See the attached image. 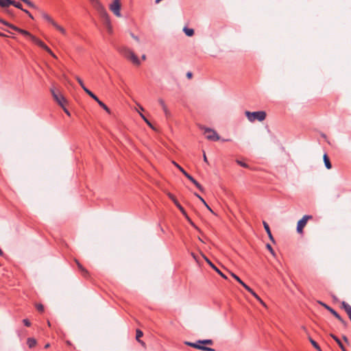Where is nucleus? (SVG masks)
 Here are the masks:
<instances>
[{
    "instance_id": "f257e3e1",
    "label": "nucleus",
    "mask_w": 351,
    "mask_h": 351,
    "mask_svg": "<svg viewBox=\"0 0 351 351\" xmlns=\"http://www.w3.org/2000/svg\"><path fill=\"white\" fill-rule=\"evenodd\" d=\"M119 51L125 58L130 60L133 64L139 65L141 62L138 58L134 54V53L126 47H121L119 49Z\"/></svg>"
},
{
    "instance_id": "f03ea898",
    "label": "nucleus",
    "mask_w": 351,
    "mask_h": 351,
    "mask_svg": "<svg viewBox=\"0 0 351 351\" xmlns=\"http://www.w3.org/2000/svg\"><path fill=\"white\" fill-rule=\"evenodd\" d=\"M245 116L247 119L250 122H254L256 120L259 121H263L266 118V112L265 111H256V112H250L245 111Z\"/></svg>"
},
{
    "instance_id": "7ed1b4c3",
    "label": "nucleus",
    "mask_w": 351,
    "mask_h": 351,
    "mask_svg": "<svg viewBox=\"0 0 351 351\" xmlns=\"http://www.w3.org/2000/svg\"><path fill=\"white\" fill-rule=\"evenodd\" d=\"M42 16L47 22L53 25V27H55L58 31H59L64 36L66 35V29L60 25H58L48 14L43 12Z\"/></svg>"
},
{
    "instance_id": "20e7f679",
    "label": "nucleus",
    "mask_w": 351,
    "mask_h": 351,
    "mask_svg": "<svg viewBox=\"0 0 351 351\" xmlns=\"http://www.w3.org/2000/svg\"><path fill=\"white\" fill-rule=\"evenodd\" d=\"M200 128L204 130V133L208 140L217 141L220 139L219 136L214 130L206 127H201Z\"/></svg>"
},
{
    "instance_id": "39448f33",
    "label": "nucleus",
    "mask_w": 351,
    "mask_h": 351,
    "mask_svg": "<svg viewBox=\"0 0 351 351\" xmlns=\"http://www.w3.org/2000/svg\"><path fill=\"white\" fill-rule=\"evenodd\" d=\"M51 93L54 100L62 107L64 108V105L66 104V100L64 97L55 88L50 89Z\"/></svg>"
},
{
    "instance_id": "423d86ee",
    "label": "nucleus",
    "mask_w": 351,
    "mask_h": 351,
    "mask_svg": "<svg viewBox=\"0 0 351 351\" xmlns=\"http://www.w3.org/2000/svg\"><path fill=\"white\" fill-rule=\"evenodd\" d=\"M322 306H323L326 309H327L330 313H332L340 322L341 324L344 326L346 327L348 326V322L343 319L341 316L332 308L327 305L326 304L319 302Z\"/></svg>"
},
{
    "instance_id": "0eeeda50",
    "label": "nucleus",
    "mask_w": 351,
    "mask_h": 351,
    "mask_svg": "<svg viewBox=\"0 0 351 351\" xmlns=\"http://www.w3.org/2000/svg\"><path fill=\"white\" fill-rule=\"evenodd\" d=\"M173 164L178 168V169L191 181L192 182L195 186L201 191H204L202 186L192 177L190 174H189L182 167L178 165L176 162H173Z\"/></svg>"
},
{
    "instance_id": "6e6552de",
    "label": "nucleus",
    "mask_w": 351,
    "mask_h": 351,
    "mask_svg": "<svg viewBox=\"0 0 351 351\" xmlns=\"http://www.w3.org/2000/svg\"><path fill=\"white\" fill-rule=\"evenodd\" d=\"M109 8L116 16H121V3L119 0H114L112 3L110 5Z\"/></svg>"
},
{
    "instance_id": "1a4fd4ad",
    "label": "nucleus",
    "mask_w": 351,
    "mask_h": 351,
    "mask_svg": "<svg viewBox=\"0 0 351 351\" xmlns=\"http://www.w3.org/2000/svg\"><path fill=\"white\" fill-rule=\"evenodd\" d=\"M34 43L38 45L42 49H45L46 51H47L50 55H51L53 57L56 58L55 54L52 52V51L40 39L36 38L33 35V36H31L30 39Z\"/></svg>"
},
{
    "instance_id": "9d476101",
    "label": "nucleus",
    "mask_w": 351,
    "mask_h": 351,
    "mask_svg": "<svg viewBox=\"0 0 351 351\" xmlns=\"http://www.w3.org/2000/svg\"><path fill=\"white\" fill-rule=\"evenodd\" d=\"M34 43L38 45L42 49H45L46 51H47L50 55H51L53 57L56 58L55 54L52 52V51L40 39L36 38L33 35V36H31L30 39Z\"/></svg>"
},
{
    "instance_id": "9b49d317",
    "label": "nucleus",
    "mask_w": 351,
    "mask_h": 351,
    "mask_svg": "<svg viewBox=\"0 0 351 351\" xmlns=\"http://www.w3.org/2000/svg\"><path fill=\"white\" fill-rule=\"evenodd\" d=\"M169 198L174 203V204L176 206V207L180 210V212L182 213V214L188 219H189V217L186 214V210H184V208L181 206V204L178 202V201L177 200V199L176 198V197L171 194V193H168L167 194Z\"/></svg>"
},
{
    "instance_id": "f8f14e48",
    "label": "nucleus",
    "mask_w": 351,
    "mask_h": 351,
    "mask_svg": "<svg viewBox=\"0 0 351 351\" xmlns=\"http://www.w3.org/2000/svg\"><path fill=\"white\" fill-rule=\"evenodd\" d=\"M185 343L187 346H189L193 347L194 348H196V349H198V350H204V351H215V349L209 348V347H207V346H202L200 343H197V341L195 342V343L186 341Z\"/></svg>"
},
{
    "instance_id": "ddd939ff",
    "label": "nucleus",
    "mask_w": 351,
    "mask_h": 351,
    "mask_svg": "<svg viewBox=\"0 0 351 351\" xmlns=\"http://www.w3.org/2000/svg\"><path fill=\"white\" fill-rule=\"evenodd\" d=\"M311 215H304L299 221L297 225L298 232H302L304 227L306 226L308 219H311Z\"/></svg>"
},
{
    "instance_id": "4468645a",
    "label": "nucleus",
    "mask_w": 351,
    "mask_h": 351,
    "mask_svg": "<svg viewBox=\"0 0 351 351\" xmlns=\"http://www.w3.org/2000/svg\"><path fill=\"white\" fill-rule=\"evenodd\" d=\"M87 94L91 97L93 98L95 101H96L97 102V104L103 108L106 111H107L108 112H110V110L109 108H108V106L104 103L102 102L101 100H99V99L92 92L90 91V90H87Z\"/></svg>"
},
{
    "instance_id": "2eb2a0df",
    "label": "nucleus",
    "mask_w": 351,
    "mask_h": 351,
    "mask_svg": "<svg viewBox=\"0 0 351 351\" xmlns=\"http://www.w3.org/2000/svg\"><path fill=\"white\" fill-rule=\"evenodd\" d=\"M341 308L346 312L351 321V306L345 301H343L341 302Z\"/></svg>"
},
{
    "instance_id": "dca6fc26",
    "label": "nucleus",
    "mask_w": 351,
    "mask_h": 351,
    "mask_svg": "<svg viewBox=\"0 0 351 351\" xmlns=\"http://www.w3.org/2000/svg\"><path fill=\"white\" fill-rule=\"evenodd\" d=\"M78 269L80 270L82 275L87 278L88 276V271L78 262V261L75 260Z\"/></svg>"
},
{
    "instance_id": "f3484780",
    "label": "nucleus",
    "mask_w": 351,
    "mask_h": 351,
    "mask_svg": "<svg viewBox=\"0 0 351 351\" xmlns=\"http://www.w3.org/2000/svg\"><path fill=\"white\" fill-rule=\"evenodd\" d=\"M232 276L239 282L246 290H250V287L247 285L239 276L236 274L231 273Z\"/></svg>"
},
{
    "instance_id": "a211bd4d",
    "label": "nucleus",
    "mask_w": 351,
    "mask_h": 351,
    "mask_svg": "<svg viewBox=\"0 0 351 351\" xmlns=\"http://www.w3.org/2000/svg\"><path fill=\"white\" fill-rule=\"evenodd\" d=\"M263 226H264V228L266 231V232L268 234V237L269 238V239L272 241V242H274V239L271 234V230H270V228H269V226L268 225V223L265 221H263Z\"/></svg>"
},
{
    "instance_id": "6ab92c4d",
    "label": "nucleus",
    "mask_w": 351,
    "mask_h": 351,
    "mask_svg": "<svg viewBox=\"0 0 351 351\" xmlns=\"http://www.w3.org/2000/svg\"><path fill=\"white\" fill-rule=\"evenodd\" d=\"M37 344V341L33 337H29L27 339V345L29 348H34Z\"/></svg>"
},
{
    "instance_id": "aec40b11",
    "label": "nucleus",
    "mask_w": 351,
    "mask_h": 351,
    "mask_svg": "<svg viewBox=\"0 0 351 351\" xmlns=\"http://www.w3.org/2000/svg\"><path fill=\"white\" fill-rule=\"evenodd\" d=\"M330 335L337 342V343L340 347V348L342 350V351H346V350L344 346L343 345L342 342L341 341V340L336 335H335L333 334H330Z\"/></svg>"
},
{
    "instance_id": "412c9836",
    "label": "nucleus",
    "mask_w": 351,
    "mask_h": 351,
    "mask_svg": "<svg viewBox=\"0 0 351 351\" xmlns=\"http://www.w3.org/2000/svg\"><path fill=\"white\" fill-rule=\"evenodd\" d=\"M207 263L223 278L226 279L227 277L224 275L214 264H213L208 259H206Z\"/></svg>"
},
{
    "instance_id": "4be33fe9",
    "label": "nucleus",
    "mask_w": 351,
    "mask_h": 351,
    "mask_svg": "<svg viewBox=\"0 0 351 351\" xmlns=\"http://www.w3.org/2000/svg\"><path fill=\"white\" fill-rule=\"evenodd\" d=\"M12 0H0V6L2 8H7L11 5Z\"/></svg>"
},
{
    "instance_id": "5701e85b",
    "label": "nucleus",
    "mask_w": 351,
    "mask_h": 351,
    "mask_svg": "<svg viewBox=\"0 0 351 351\" xmlns=\"http://www.w3.org/2000/svg\"><path fill=\"white\" fill-rule=\"evenodd\" d=\"M324 164H325V166L328 169H331L332 167V165H331V163H330V159L328 156V155L326 154H325L324 155Z\"/></svg>"
},
{
    "instance_id": "b1692460",
    "label": "nucleus",
    "mask_w": 351,
    "mask_h": 351,
    "mask_svg": "<svg viewBox=\"0 0 351 351\" xmlns=\"http://www.w3.org/2000/svg\"><path fill=\"white\" fill-rule=\"evenodd\" d=\"M18 32L21 34L22 35L27 37L29 39H31V36H33L32 34H30L28 31L19 28Z\"/></svg>"
},
{
    "instance_id": "393cba45",
    "label": "nucleus",
    "mask_w": 351,
    "mask_h": 351,
    "mask_svg": "<svg viewBox=\"0 0 351 351\" xmlns=\"http://www.w3.org/2000/svg\"><path fill=\"white\" fill-rule=\"evenodd\" d=\"M75 79L77 81V82L79 83V84L80 85V86L82 88V89L84 90V92L86 93H87V90H89V89L87 88L85 86V85H84L83 81L82 80V79L80 77H78V76H75Z\"/></svg>"
},
{
    "instance_id": "a878e982",
    "label": "nucleus",
    "mask_w": 351,
    "mask_h": 351,
    "mask_svg": "<svg viewBox=\"0 0 351 351\" xmlns=\"http://www.w3.org/2000/svg\"><path fill=\"white\" fill-rule=\"evenodd\" d=\"M143 335V332L141 330H136V339L140 342L142 345H144L145 343L142 341L140 340V338L142 337Z\"/></svg>"
},
{
    "instance_id": "bb28decb",
    "label": "nucleus",
    "mask_w": 351,
    "mask_h": 351,
    "mask_svg": "<svg viewBox=\"0 0 351 351\" xmlns=\"http://www.w3.org/2000/svg\"><path fill=\"white\" fill-rule=\"evenodd\" d=\"M183 31L185 33V34L188 36H192L194 34V30L186 27H184Z\"/></svg>"
},
{
    "instance_id": "cd10ccee",
    "label": "nucleus",
    "mask_w": 351,
    "mask_h": 351,
    "mask_svg": "<svg viewBox=\"0 0 351 351\" xmlns=\"http://www.w3.org/2000/svg\"><path fill=\"white\" fill-rule=\"evenodd\" d=\"M257 300H258L262 304L265 305V303L261 299V298L250 288V290H247Z\"/></svg>"
},
{
    "instance_id": "c85d7f7f",
    "label": "nucleus",
    "mask_w": 351,
    "mask_h": 351,
    "mask_svg": "<svg viewBox=\"0 0 351 351\" xmlns=\"http://www.w3.org/2000/svg\"><path fill=\"white\" fill-rule=\"evenodd\" d=\"M197 343H200L201 345H213V341L212 339H204V340H198Z\"/></svg>"
},
{
    "instance_id": "c756f323",
    "label": "nucleus",
    "mask_w": 351,
    "mask_h": 351,
    "mask_svg": "<svg viewBox=\"0 0 351 351\" xmlns=\"http://www.w3.org/2000/svg\"><path fill=\"white\" fill-rule=\"evenodd\" d=\"M11 5H13L15 8L21 10L22 11H23V10H24L23 8L22 4L21 3L16 2V1H13V0H12Z\"/></svg>"
},
{
    "instance_id": "7c9ffc66",
    "label": "nucleus",
    "mask_w": 351,
    "mask_h": 351,
    "mask_svg": "<svg viewBox=\"0 0 351 351\" xmlns=\"http://www.w3.org/2000/svg\"><path fill=\"white\" fill-rule=\"evenodd\" d=\"M310 342L311 343V344L313 345V346L318 351H322L321 350V348L319 347V346L318 345V343L314 341L313 339L310 338Z\"/></svg>"
},
{
    "instance_id": "2f4dec72",
    "label": "nucleus",
    "mask_w": 351,
    "mask_h": 351,
    "mask_svg": "<svg viewBox=\"0 0 351 351\" xmlns=\"http://www.w3.org/2000/svg\"><path fill=\"white\" fill-rule=\"evenodd\" d=\"M140 116L141 117V118L145 121V123L149 126L151 127L152 128H153V126L152 125V123L149 122V121L144 116L143 114H142L141 112H140Z\"/></svg>"
},
{
    "instance_id": "473e14b6",
    "label": "nucleus",
    "mask_w": 351,
    "mask_h": 351,
    "mask_svg": "<svg viewBox=\"0 0 351 351\" xmlns=\"http://www.w3.org/2000/svg\"><path fill=\"white\" fill-rule=\"evenodd\" d=\"M266 247L274 256H276V253L269 243L266 245Z\"/></svg>"
},
{
    "instance_id": "72a5a7b5",
    "label": "nucleus",
    "mask_w": 351,
    "mask_h": 351,
    "mask_svg": "<svg viewBox=\"0 0 351 351\" xmlns=\"http://www.w3.org/2000/svg\"><path fill=\"white\" fill-rule=\"evenodd\" d=\"M104 16H105V17H106V19L107 23H110V21H109V18H108V14H107L106 12H104ZM108 31H109L110 32H111V27H110V24H108Z\"/></svg>"
},
{
    "instance_id": "f704fd0d",
    "label": "nucleus",
    "mask_w": 351,
    "mask_h": 351,
    "mask_svg": "<svg viewBox=\"0 0 351 351\" xmlns=\"http://www.w3.org/2000/svg\"><path fill=\"white\" fill-rule=\"evenodd\" d=\"M162 110L164 111V113L165 114L166 117H168L170 115V112L169 110H168L167 106H164V107L162 108Z\"/></svg>"
},
{
    "instance_id": "c9c22d12",
    "label": "nucleus",
    "mask_w": 351,
    "mask_h": 351,
    "mask_svg": "<svg viewBox=\"0 0 351 351\" xmlns=\"http://www.w3.org/2000/svg\"><path fill=\"white\" fill-rule=\"evenodd\" d=\"M36 308L39 312H43L44 311V306L41 304H38L36 305Z\"/></svg>"
},
{
    "instance_id": "e433bc0d",
    "label": "nucleus",
    "mask_w": 351,
    "mask_h": 351,
    "mask_svg": "<svg viewBox=\"0 0 351 351\" xmlns=\"http://www.w3.org/2000/svg\"><path fill=\"white\" fill-rule=\"evenodd\" d=\"M6 25V26H8V27H10L11 29H14V30L16 31V32H18V30H19V27H16V26H15V25H12V24H10V23H8V25Z\"/></svg>"
},
{
    "instance_id": "4c0bfd02",
    "label": "nucleus",
    "mask_w": 351,
    "mask_h": 351,
    "mask_svg": "<svg viewBox=\"0 0 351 351\" xmlns=\"http://www.w3.org/2000/svg\"><path fill=\"white\" fill-rule=\"evenodd\" d=\"M237 162L241 167H245V168H247L248 167V165L247 164H246L245 162H243L242 161H240V160H237Z\"/></svg>"
},
{
    "instance_id": "58836bf2",
    "label": "nucleus",
    "mask_w": 351,
    "mask_h": 351,
    "mask_svg": "<svg viewBox=\"0 0 351 351\" xmlns=\"http://www.w3.org/2000/svg\"><path fill=\"white\" fill-rule=\"evenodd\" d=\"M194 195L204 204H206L205 200L197 193H195Z\"/></svg>"
},
{
    "instance_id": "ea45409f",
    "label": "nucleus",
    "mask_w": 351,
    "mask_h": 351,
    "mask_svg": "<svg viewBox=\"0 0 351 351\" xmlns=\"http://www.w3.org/2000/svg\"><path fill=\"white\" fill-rule=\"evenodd\" d=\"M23 322L25 326L29 327L31 326V322L27 319H24Z\"/></svg>"
},
{
    "instance_id": "a19ab883",
    "label": "nucleus",
    "mask_w": 351,
    "mask_h": 351,
    "mask_svg": "<svg viewBox=\"0 0 351 351\" xmlns=\"http://www.w3.org/2000/svg\"><path fill=\"white\" fill-rule=\"evenodd\" d=\"M23 12H24L25 14H27L29 18H31L32 19H34L33 16L28 10L24 9V10H23Z\"/></svg>"
},
{
    "instance_id": "79ce46f5",
    "label": "nucleus",
    "mask_w": 351,
    "mask_h": 351,
    "mask_svg": "<svg viewBox=\"0 0 351 351\" xmlns=\"http://www.w3.org/2000/svg\"><path fill=\"white\" fill-rule=\"evenodd\" d=\"M158 102H159V104H160V106H161L162 108L164 107V106H166V104H165V103L164 100H163V99H160L158 100Z\"/></svg>"
},
{
    "instance_id": "37998d69",
    "label": "nucleus",
    "mask_w": 351,
    "mask_h": 351,
    "mask_svg": "<svg viewBox=\"0 0 351 351\" xmlns=\"http://www.w3.org/2000/svg\"><path fill=\"white\" fill-rule=\"evenodd\" d=\"M62 109L64 110V112L68 115V116H70L71 114H70V112L68 110V109L65 107V106L64 105V108H62Z\"/></svg>"
},
{
    "instance_id": "c03bdc74",
    "label": "nucleus",
    "mask_w": 351,
    "mask_h": 351,
    "mask_svg": "<svg viewBox=\"0 0 351 351\" xmlns=\"http://www.w3.org/2000/svg\"><path fill=\"white\" fill-rule=\"evenodd\" d=\"M192 76H193V74H192V73H191V72H190V71H189V72H188V73H186V77H187L189 79H191V78L192 77Z\"/></svg>"
},
{
    "instance_id": "a18cd8bd",
    "label": "nucleus",
    "mask_w": 351,
    "mask_h": 351,
    "mask_svg": "<svg viewBox=\"0 0 351 351\" xmlns=\"http://www.w3.org/2000/svg\"><path fill=\"white\" fill-rule=\"evenodd\" d=\"M0 23H3V25H8V22L1 19V18H0Z\"/></svg>"
},
{
    "instance_id": "49530a36",
    "label": "nucleus",
    "mask_w": 351,
    "mask_h": 351,
    "mask_svg": "<svg viewBox=\"0 0 351 351\" xmlns=\"http://www.w3.org/2000/svg\"><path fill=\"white\" fill-rule=\"evenodd\" d=\"M209 210H210L211 212H213V210H211V208L209 207V206L207 204V203L206 202V204H204Z\"/></svg>"
},
{
    "instance_id": "de8ad7c7",
    "label": "nucleus",
    "mask_w": 351,
    "mask_h": 351,
    "mask_svg": "<svg viewBox=\"0 0 351 351\" xmlns=\"http://www.w3.org/2000/svg\"><path fill=\"white\" fill-rule=\"evenodd\" d=\"M343 339L346 341V342H348V339L346 336H343Z\"/></svg>"
},
{
    "instance_id": "09e8293b",
    "label": "nucleus",
    "mask_w": 351,
    "mask_h": 351,
    "mask_svg": "<svg viewBox=\"0 0 351 351\" xmlns=\"http://www.w3.org/2000/svg\"><path fill=\"white\" fill-rule=\"evenodd\" d=\"M49 347H50V344H49V343H47V344H45V349H47V348H49Z\"/></svg>"
},
{
    "instance_id": "8fccbe9b",
    "label": "nucleus",
    "mask_w": 351,
    "mask_h": 351,
    "mask_svg": "<svg viewBox=\"0 0 351 351\" xmlns=\"http://www.w3.org/2000/svg\"><path fill=\"white\" fill-rule=\"evenodd\" d=\"M204 160L205 162H207V158H206V156L205 153H204Z\"/></svg>"
},
{
    "instance_id": "3c124183",
    "label": "nucleus",
    "mask_w": 351,
    "mask_h": 351,
    "mask_svg": "<svg viewBox=\"0 0 351 351\" xmlns=\"http://www.w3.org/2000/svg\"><path fill=\"white\" fill-rule=\"evenodd\" d=\"M5 12H7L9 14H11V12L10 10H5Z\"/></svg>"
},
{
    "instance_id": "603ef678",
    "label": "nucleus",
    "mask_w": 351,
    "mask_h": 351,
    "mask_svg": "<svg viewBox=\"0 0 351 351\" xmlns=\"http://www.w3.org/2000/svg\"><path fill=\"white\" fill-rule=\"evenodd\" d=\"M162 0H156L155 1V3H159Z\"/></svg>"
},
{
    "instance_id": "864d4df0",
    "label": "nucleus",
    "mask_w": 351,
    "mask_h": 351,
    "mask_svg": "<svg viewBox=\"0 0 351 351\" xmlns=\"http://www.w3.org/2000/svg\"><path fill=\"white\" fill-rule=\"evenodd\" d=\"M3 254V251L1 250V249L0 248V256H2Z\"/></svg>"
},
{
    "instance_id": "5fc2aeb1",
    "label": "nucleus",
    "mask_w": 351,
    "mask_h": 351,
    "mask_svg": "<svg viewBox=\"0 0 351 351\" xmlns=\"http://www.w3.org/2000/svg\"><path fill=\"white\" fill-rule=\"evenodd\" d=\"M0 36H5V35L1 32H0Z\"/></svg>"
},
{
    "instance_id": "6e6d98bb",
    "label": "nucleus",
    "mask_w": 351,
    "mask_h": 351,
    "mask_svg": "<svg viewBox=\"0 0 351 351\" xmlns=\"http://www.w3.org/2000/svg\"><path fill=\"white\" fill-rule=\"evenodd\" d=\"M145 58H146V57H145V55H143L142 58H143V60H145Z\"/></svg>"
},
{
    "instance_id": "4d7b16f0",
    "label": "nucleus",
    "mask_w": 351,
    "mask_h": 351,
    "mask_svg": "<svg viewBox=\"0 0 351 351\" xmlns=\"http://www.w3.org/2000/svg\"><path fill=\"white\" fill-rule=\"evenodd\" d=\"M140 109H141V110H143V108L142 106H140Z\"/></svg>"
},
{
    "instance_id": "13d9d810",
    "label": "nucleus",
    "mask_w": 351,
    "mask_h": 351,
    "mask_svg": "<svg viewBox=\"0 0 351 351\" xmlns=\"http://www.w3.org/2000/svg\"><path fill=\"white\" fill-rule=\"evenodd\" d=\"M48 325H49V326H51V324L49 321H48Z\"/></svg>"
},
{
    "instance_id": "bf43d9fd",
    "label": "nucleus",
    "mask_w": 351,
    "mask_h": 351,
    "mask_svg": "<svg viewBox=\"0 0 351 351\" xmlns=\"http://www.w3.org/2000/svg\"><path fill=\"white\" fill-rule=\"evenodd\" d=\"M223 141H229L230 140L229 139H226V140H223Z\"/></svg>"
}]
</instances>
